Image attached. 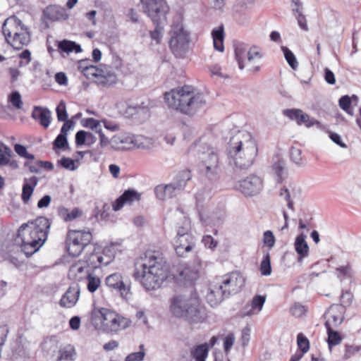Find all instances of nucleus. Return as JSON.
Listing matches in <instances>:
<instances>
[{"instance_id": "1", "label": "nucleus", "mask_w": 361, "mask_h": 361, "mask_svg": "<svg viewBox=\"0 0 361 361\" xmlns=\"http://www.w3.org/2000/svg\"><path fill=\"white\" fill-rule=\"evenodd\" d=\"M255 138L247 131L239 130L228 142V164L235 172L248 169L257 155Z\"/></svg>"}, {"instance_id": "2", "label": "nucleus", "mask_w": 361, "mask_h": 361, "mask_svg": "<svg viewBox=\"0 0 361 361\" xmlns=\"http://www.w3.org/2000/svg\"><path fill=\"white\" fill-rule=\"evenodd\" d=\"M137 264L141 268V283L147 290L159 288L167 279L168 267L161 252L148 250L140 257ZM137 268L135 276L140 275Z\"/></svg>"}, {"instance_id": "3", "label": "nucleus", "mask_w": 361, "mask_h": 361, "mask_svg": "<svg viewBox=\"0 0 361 361\" xmlns=\"http://www.w3.org/2000/svg\"><path fill=\"white\" fill-rule=\"evenodd\" d=\"M169 312L176 318L190 323L203 322L207 317L205 308L202 305L196 293H176L169 299Z\"/></svg>"}, {"instance_id": "4", "label": "nucleus", "mask_w": 361, "mask_h": 361, "mask_svg": "<svg viewBox=\"0 0 361 361\" xmlns=\"http://www.w3.org/2000/svg\"><path fill=\"white\" fill-rule=\"evenodd\" d=\"M164 98L171 107L189 116L202 109L207 104L202 93L188 85L165 93Z\"/></svg>"}, {"instance_id": "5", "label": "nucleus", "mask_w": 361, "mask_h": 361, "mask_svg": "<svg viewBox=\"0 0 361 361\" xmlns=\"http://www.w3.org/2000/svg\"><path fill=\"white\" fill-rule=\"evenodd\" d=\"M51 223L44 216L36 219L30 224H23L18 230L21 240V250L26 256L37 252L46 241Z\"/></svg>"}, {"instance_id": "6", "label": "nucleus", "mask_w": 361, "mask_h": 361, "mask_svg": "<svg viewBox=\"0 0 361 361\" xmlns=\"http://www.w3.org/2000/svg\"><path fill=\"white\" fill-rule=\"evenodd\" d=\"M188 153L197 157L200 161V173L211 180H216L220 173V162L217 150L200 142H195L188 149Z\"/></svg>"}, {"instance_id": "7", "label": "nucleus", "mask_w": 361, "mask_h": 361, "mask_svg": "<svg viewBox=\"0 0 361 361\" xmlns=\"http://www.w3.org/2000/svg\"><path fill=\"white\" fill-rule=\"evenodd\" d=\"M244 283V278L237 272L219 277L209 288L207 295V302L211 306H215L222 302L224 298L238 293Z\"/></svg>"}, {"instance_id": "8", "label": "nucleus", "mask_w": 361, "mask_h": 361, "mask_svg": "<svg viewBox=\"0 0 361 361\" xmlns=\"http://www.w3.org/2000/svg\"><path fill=\"white\" fill-rule=\"evenodd\" d=\"M91 323L97 329L106 332H117L126 329L130 321L106 308L94 309Z\"/></svg>"}, {"instance_id": "9", "label": "nucleus", "mask_w": 361, "mask_h": 361, "mask_svg": "<svg viewBox=\"0 0 361 361\" xmlns=\"http://www.w3.org/2000/svg\"><path fill=\"white\" fill-rule=\"evenodd\" d=\"M3 34L6 40L14 49H20L27 45L30 41L28 29L16 16L8 18L2 26Z\"/></svg>"}, {"instance_id": "10", "label": "nucleus", "mask_w": 361, "mask_h": 361, "mask_svg": "<svg viewBox=\"0 0 361 361\" xmlns=\"http://www.w3.org/2000/svg\"><path fill=\"white\" fill-rule=\"evenodd\" d=\"M111 147L116 151L131 150L135 148L149 149L153 147L152 139L141 135L121 133L111 137Z\"/></svg>"}, {"instance_id": "11", "label": "nucleus", "mask_w": 361, "mask_h": 361, "mask_svg": "<svg viewBox=\"0 0 361 361\" xmlns=\"http://www.w3.org/2000/svg\"><path fill=\"white\" fill-rule=\"evenodd\" d=\"M92 239L90 231L70 230L66 238V249L69 255L78 257Z\"/></svg>"}, {"instance_id": "12", "label": "nucleus", "mask_w": 361, "mask_h": 361, "mask_svg": "<svg viewBox=\"0 0 361 361\" xmlns=\"http://www.w3.org/2000/svg\"><path fill=\"white\" fill-rule=\"evenodd\" d=\"M143 13L158 25L164 18L169 11V6L165 0H140Z\"/></svg>"}, {"instance_id": "13", "label": "nucleus", "mask_w": 361, "mask_h": 361, "mask_svg": "<svg viewBox=\"0 0 361 361\" xmlns=\"http://www.w3.org/2000/svg\"><path fill=\"white\" fill-rule=\"evenodd\" d=\"M189 35L181 27H176L172 31L169 42L170 49L177 57H183L188 50Z\"/></svg>"}, {"instance_id": "14", "label": "nucleus", "mask_w": 361, "mask_h": 361, "mask_svg": "<svg viewBox=\"0 0 361 361\" xmlns=\"http://www.w3.org/2000/svg\"><path fill=\"white\" fill-rule=\"evenodd\" d=\"M235 188L245 196H255L259 194L262 190L263 181L260 177L251 175L236 183Z\"/></svg>"}, {"instance_id": "15", "label": "nucleus", "mask_w": 361, "mask_h": 361, "mask_svg": "<svg viewBox=\"0 0 361 361\" xmlns=\"http://www.w3.org/2000/svg\"><path fill=\"white\" fill-rule=\"evenodd\" d=\"M106 284L111 288L120 293L121 295L128 299L131 295L130 283L125 281L121 274L114 273L106 278Z\"/></svg>"}, {"instance_id": "16", "label": "nucleus", "mask_w": 361, "mask_h": 361, "mask_svg": "<svg viewBox=\"0 0 361 361\" xmlns=\"http://www.w3.org/2000/svg\"><path fill=\"white\" fill-rule=\"evenodd\" d=\"M345 309L344 306L332 305L325 312L326 328H336L344 319Z\"/></svg>"}, {"instance_id": "17", "label": "nucleus", "mask_w": 361, "mask_h": 361, "mask_svg": "<svg viewBox=\"0 0 361 361\" xmlns=\"http://www.w3.org/2000/svg\"><path fill=\"white\" fill-rule=\"evenodd\" d=\"M199 277V270L195 264H182L177 270V279L186 284H192Z\"/></svg>"}, {"instance_id": "18", "label": "nucleus", "mask_w": 361, "mask_h": 361, "mask_svg": "<svg viewBox=\"0 0 361 361\" xmlns=\"http://www.w3.org/2000/svg\"><path fill=\"white\" fill-rule=\"evenodd\" d=\"M113 259V255H107L105 250L103 252H94L85 257L83 261L90 269L99 268L102 266L108 265Z\"/></svg>"}, {"instance_id": "19", "label": "nucleus", "mask_w": 361, "mask_h": 361, "mask_svg": "<svg viewBox=\"0 0 361 361\" xmlns=\"http://www.w3.org/2000/svg\"><path fill=\"white\" fill-rule=\"evenodd\" d=\"M195 245V239L191 234L181 235L176 237L174 242V247L176 254L180 257L190 252Z\"/></svg>"}, {"instance_id": "20", "label": "nucleus", "mask_w": 361, "mask_h": 361, "mask_svg": "<svg viewBox=\"0 0 361 361\" xmlns=\"http://www.w3.org/2000/svg\"><path fill=\"white\" fill-rule=\"evenodd\" d=\"M262 57L263 54L259 47L252 46L248 49L247 53V62L250 72L256 73L260 71Z\"/></svg>"}, {"instance_id": "21", "label": "nucleus", "mask_w": 361, "mask_h": 361, "mask_svg": "<svg viewBox=\"0 0 361 361\" xmlns=\"http://www.w3.org/2000/svg\"><path fill=\"white\" fill-rule=\"evenodd\" d=\"M306 238V235L302 233L296 236L294 241V249L298 254L297 261L299 263H302L309 256L310 248Z\"/></svg>"}, {"instance_id": "22", "label": "nucleus", "mask_w": 361, "mask_h": 361, "mask_svg": "<svg viewBox=\"0 0 361 361\" xmlns=\"http://www.w3.org/2000/svg\"><path fill=\"white\" fill-rule=\"evenodd\" d=\"M79 295L80 289L78 285H72L62 296L59 304L63 307L71 308L76 304L78 300Z\"/></svg>"}, {"instance_id": "23", "label": "nucleus", "mask_w": 361, "mask_h": 361, "mask_svg": "<svg viewBox=\"0 0 361 361\" xmlns=\"http://www.w3.org/2000/svg\"><path fill=\"white\" fill-rule=\"evenodd\" d=\"M266 301V296L262 295H255L250 305H245L243 310L242 314L245 316H252L259 314L263 308Z\"/></svg>"}, {"instance_id": "24", "label": "nucleus", "mask_w": 361, "mask_h": 361, "mask_svg": "<svg viewBox=\"0 0 361 361\" xmlns=\"http://www.w3.org/2000/svg\"><path fill=\"white\" fill-rule=\"evenodd\" d=\"M140 195L135 190L129 189L126 190L113 204L114 211L120 210L125 204H132L135 201H139Z\"/></svg>"}, {"instance_id": "25", "label": "nucleus", "mask_w": 361, "mask_h": 361, "mask_svg": "<svg viewBox=\"0 0 361 361\" xmlns=\"http://www.w3.org/2000/svg\"><path fill=\"white\" fill-rule=\"evenodd\" d=\"M57 50L63 57H66L69 55L71 52L76 54L82 51V48L80 44L75 42L63 39L62 41H57Z\"/></svg>"}, {"instance_id": "26", "label": "nucleus", "mask_w": 361, "mask_h": 361, "mask_svg": "<svg viewBox=\"0 0 361 361\" xmlns=\"http://www.w3.org/2000/svg\"><path fill=\"white\" fill-rule=\"evenodd\" d=\"M90 269L87 267L84 262H78L71 266L68 271V276L71 279L80 281L90 274Z\"/></svg>"}, {"instance_id": "27", "label": "nucleus", "mask_w": 361, "mask_h": 361, "mask_svg": "<svg viewBox=\"0 0 361 361\" xmlns=\"http://www.w3.org/2000/svg\"><path fill=\"white\" fill-rule=\"evenodd\" d=\"M11 149L6 145L0 143V166H8L11 169H17L19 167L16 160L11 159Z\"/></svg>"}, {"instance_id": "28", "label": "nucleus", "mask_w": 361, "mask_h": 361, "mask_svg": "<svg viewBox=\"0 0 361 361\" xmlns=\"http://www.w3.org/2000/svg\"><path fill=\"white\" fill-rule=\"evenodd\" d=\"M38 183V178L32 176L30 178H25L22 188L21 199L25 204L28 203L34 192L35 188Z\"/></svg>"}, {"instance_id": "29", "label": "nucleus", "mask_w": 361, "mask_h": 361, "mask_svg": "<svg viewBox=\"0 0 361 361\" xmlns=\"http://www.w3.org/2000/svg\"><path fill=\"white\" fill-rule=\"evenodd\" d=\"M32 118L39 121L44 128H48L51 123V113L47 109L41 106H35L32 114Z\"/></svg>"}, {"instance_id": "30", "label": "nucleus", "mask_w": 361, "mask_h": 361, "mask_svg": "<svg viewBox=\"0 0 361 361\" xmlns=\"http://www.w3.org/2000/svg\"><path fill=\"white\" fill-rule=\"evenodd\" d=\"M179 192L180 191L173 183L165 186L159 185L155 188L156 195L157 198L161 200L171 198L177 195Z\"/></svg>"}, {"instance_id": "31", "label": "nucleus", "mask_w": 361, "mask_h": 361, "mask_svg": "<svg viewBox=\"0 0 361 361\" xmlns=\"http://www.w3.org/2000/svg\"><path fill=\"white\" fill-rule=\"evenodd\" d=\"M209 346L207 343L198 345L190 350V355L196 361H205L208 356Z\"/></svg>"}, {"instance_id": "32", "label": "nucleus", "mask_w": 361, "mask_h": 361, "mask_svg": "<svg viewBox=\"0 0 361 361\" xmlns=\"http://www.w3.org/2000/svg\"><path fill=\"white\" fill-rule=\"evenodd\" d=\"M214 47L216 50L219 51H223L224 49V26L221 25L212 30V32Z\"/></svg>"}, {"instance_id": "33", "label": "nucleus", "mask_w": 361, "mask_h": 361, "mask_svg": "<svg viewBox=\"0 0 361 361\" xmlns=\"http://www.w3.org/2000/svg\"><path fill=\"white\" fill-rule=\"evenodd\" d=\"M296 195L297 191L295 188L289 189L284 186L280 189L279 196L287 202V207L292 211L295 210L293 199Z\"/></svg>"}, {"instance_id": "34", "label": "nucleus", "mask_w": 361, "mask_h": 361, "mask_svg": "<svg viewBox=\"0 0 361 361\" xmlns=\"http://www.w3.org/2000/svg\"><path fill=\"white\" fill-rule=\"evenodd\" d=\"M75 355L74 347L68 345L59 350L57 361H74Z\"/></svg>"}, {"instance_id": "35", "label": "nucleus", "mask_w": 361, "mask_h": 361, "mask_svg": "<svg viewBox=\"0 0 361 361\" xmlns=\"http://www.w3.org/2000/svg\"><path fill=\"white\" fill-rule=\"evenodd\" d=\"M304 124L306 127L310 128L312 126H316L319 129L325 130L326 127L321 123L319 121L316 120L314 118L310 117L307 114L303 113L302 115L300 117V121L298 125Z\"/></svg>"}, {"instance_id": "36", "label": "nucleus", "mask_w": 361, "mask_h": 361, "mask_svg": "<svg viewBox=\"0 0 361 361\" xmlns=\"http://www.w3.org/2000/svg\"><path fill=\"white\" fill-rule=\"evenodd\" d=\"M191 179L190 171L184 170L180 171L176 176V180L173 183L178 190L180 192L185 187L187 182Z\"/></svg>"}, {"instance_id": "37", "label": "nucleus", "mask_w": 361, "mask_h": 361, "mask_svg": "<svg viewBox=\"0 0 361 361\" xmlns=\"http://www.w3.org/2000/svg\"><path fill=\"white\" fill-rule=\"evenodd\" d=\"M272 170L277 176V181L281 182L286 172V162L283 159H277L273 164Z\"/></svg>"}, {"instance_id": "38", "label": "nucleus", "mask_w": 361, "mask_h": 361, "mask_svg": "<svg viewBox=\"0 0 361 361\" xmlns=\"http://www.w3.org/2000/svg\"><path fill=\"white\" fill-rule=\"evenodd\" d=\"M247 51L248 50H247V49L243 44H239L235 47V56L238 63V67L241 70L245 67L244 59L247 57Z\"/></svg>"}, {"instance_id": "39", "label": "nucleus", "mask_w": 361, "mask_h": 361, "mask_svg": "<svg viewBox=\"0 0 361 361\" xmlns=\"http://www.w3.org/2000/svg\"><path fill=\"white\" fill-rule=\"evenodd\" d=\"M327 333H328V344L329 347L331 349L332 346L338 345L342 338L339 333L336 331L334 330V328H326Z\"/></svg>"}, {"instance_id": "40", "label": "nucleus", "mask_w": 361, "mask_h": 361, "mask_svg": "<svg viewBox=\"0 0 361 361\" xmlns=\"http://www.w3.org/2000/svg\"><path fill=\"white\" fill-rule=\"evenodd\" d=\"M44 16L53 21L58 20L62 16L59 8L55 6H48L44 11Z\"/></svg>"}, {"instance_id": "41", "label": "nucleus", "mask_w": 361, "mask_h": 361, "mask_svg": "<svg viewBox=\"0 0 361 361\" xmlns=\"http://www.w3.org/2000/svg\"><path fill=\"white\" fill-rule=\"evenodd\" d=\"M290 156L291 160L298 166H304L306 164L305 159L302 157V150L293 147L290 149Z\"/></svg>"}, {"instance_id": "42", "label": "nucleus", "mask_w": 361, "mask_h": 361, "mask_svg": "<svg viewBox=\"0 0 361 361\" xmlns=\"http://www.w3.org/2000/svg\"><path fill=\"white\" fill-rule=\"evenodd\" d=\"M281 50L283 52L284 57L289 66L294 70L298 66L297 59L293 53L286 47L282 46Z\"/></svg>"}, {"instance_id": "43", "label": "nucleus", "mask_w": 361, "mask_h": 361, "mask_svg": "<svg viewBox=\"0 0 361 361\" xmlns=\"http://www.w3.org/2000/svg\"><path fill=\"white\" fill-rule=\"evenodd\" d=\"M145 349L143 344L139 346V351L130 353L125 358V361H142L145 357Z\"/></svg>"}, {"instance_id": "44", "label": "nucleus", "mask_w": 361, "mask_h": 361, "mask_svg": "<svg viewBox=\"0 0 361 361\" xmlns=\"http://www.w3.org/2000/svg\"><path fill=\"white\" fill-rule=\"evenodd\" d=\"M81 123L84 127L90 128L94 130L96 133H99L101 131V130H102L100 121L93 118H84L82 120Z\"/></svg>"}, {"instance_id": "45", "label": "nucleus", "mask_w": 361, "mask_h": 361, "mask_svg": "<svg viewBox=\"0 0 361 361\" xmlns=\"http://www.w3.org/2000/svg\"><path fill=\"white\" fill-rule=\"evenodd\" d=\"M84 74L87 76H92L95 78H101V75H104L103 69L97 68L94 66H87L82 68Z\"/></svg>"}, {"instance_id": "46", "label": "nucleus", "mask_w": 361, "mask_h": 361, "mask_svg": "<svg viewBox=\"0 0 361 361\" xmlns=\"http://www.w3.org/2000/svg\"><path fill=\"white\" fill-rule=\"evenodd\" d=\"M260 271L262 275L269 276L271 273V259L269 254H267L260 264Z\"/></svg>"}, {"instance_id": "47", "label": "nucleus", "mask_w": 361, "mask_h": 361, "mask_svg": "<svg viewBox=\"0 0 361 361\" xmlns=\"http://www.w3.org/2000/svg\"><path fill=\"white\" fill-rule=\"evenodd\" d=\"M87 280V287L90 292L94 293L99 286L101 281L99 278L92 276L90 274L86 277Z\"/></svg>"}, {"instance_id": "48", "label": "nucleus", "mask_w": 361, "mask_h": 361, "mask_svg": "<svg viewBox=\"0 0 361 361\" xmlns=\"http://www.w3.org/2000/svg\"><path fill=\"white\" fill-rule=\"evenodd\" d=\"M338 104L340 107L349 115H353V112L350 108L351 99L348 95H345L339 99Z\"/></svg>"}, {"instance_id": "49", "label": "nucleus", "mask_w": 361, "mask_h": 361, "mask_svg": "<svg viewBox=\"0 0 361 361\" xmlns=\"http://www.w3.org/2000/svg\"><path fill=\"white\" fill-rule=\"evenodd\" d=\"M297 343L299 349L302 353H305L308 351L310 348V342L302 333L298 334Z\"/></svg>"}, {"instance_id": "50", "label": "nucleus", "mask_w": 361, "mask_h": 361, "mask_svg": "<svg viewBox=\"0 0 361 361\" xmlns=\"http://www.w3.org/2000/svg\"><path fill=\"white\" fill-rule=\"evenodd\" d=\"M57 119L59 121H67L68 114L66 111V104L63 101H61L56 109Z\"/></svg>"}, {"instance_id": "51", "label": "nucleus", "mask_w": 361, "mask_h": 361, "mask_svg": "<svg viewBox=\"0 0 361 361\" xmlns=\"http://www.w3.org/2000/svg\"><path fill=\"white\" fill-rule=\"evenodd\" d=\"M303 113L304 112L299 109H286L283 111V115L291 120H295L298 124L300 121V117L303 114Z\"/></svg>"}, {"instance_id": "52", "label": "nucleus", "mask_w": 361, "mask_h": 361, "mask_svg": "<svg viewBox=\"0 0 361 361\" xmlns=\"http://www.w3.org/2000/svg\"><path fill=\"white\" fill-rule=\"evenodd\" d=\"M276 239L274 233L271 231H267L263 233V243L269 249L274 247Z\"/></svg>"}, {"instance_id": "53", "label": "nucleus", "mask_w": 361, "mask_h": 361, "mask_svg": "<svg viewBox=\"0 0 361 361\" xmlns=\"http://www.w3.org/2000/svg\"><path fill=\"white\" fill-rule=\"evenodd\" d=\"M42 348L44 351L47 353H51L54 352L57 348V345L56 341L53 339H45L44 342L42 343Z\"/></svg>"}, {"instance_id": "54", "label": "nucleus", "mask_w": 361, "mask_h": 361, "mask_svg": "<svg viewBox=\"0 0 361 361\" xmlns=\"http://www.w3.org/2000/svg\"><path fill=\"white\" fill-rule=\"evenodd\" d=\"M9 100L16 109H20L22 108L23 102L21 99L20 94L18 91L13 92L9 97Z\"/></svg>"}, {"instance_id": "55", "label": "nucleus", "mask_w": 361, "mask_h": 361, "mask_svg": "<svg viewBox=\"0 0 361 361\" xmlns=\"http://www.w3.org/2000/svg\"><path fill=\"white\" fill-rule=\"evenodd\" d=\"M306 311L305 307L299 303H295L290 308L291 314L295 317H300L305 315Z\"/></svg>"}, {"instance_id": "56", "label": "nucleus", "mask_w": 361, "mask_h": 361, "mask_svg": "<svg viewBox=\"0 0 361 361\" xmlns=\"http://www.w3.org/2000/svg\"><path fill=\"white\" fill-rule=\"evenodd\" d=\"M102 72L104 75H101V78H103L104 80H101L102 82L114 83L116 82V76L114 72L107 70L106 68L103 69Z\"/></svg>"}, {"instance_id": "57", "label": "nucleus", "mask_w": 361, "mask_h": 361, "mask_svg": "<svg viewBox=\"0 0 361 361\" xmlns=\"http://www.w3.org/2000/svg\"><path fill=\"white\" fill-rule=\"evenodd\" d=\"M235 342V336L231 334L226 336L224 341V349L226 355H228L233 347Z\"/></svg>"}, {"instance_id": "58", "label": "nucleus", "mask_w": 361, "mask_h": 361, "mask_svg": "<svg viewBox=\"0 0 361 361\" xmlns=\"http://www.w3.org/2000/svg\"><path fill=\"white\" fill-rule=\"evenodd\" d=\"M55 147L59 149H63L68 146L67 137L65 135L59 134L54 142Z\"/></svg>"}, {"instance_id": "59", "label": "nucleus", "mask_w": 361, "mask_h": 361, "mask_svg": "<svg viewBox=\"0 0 361 361\" xmlns=\"http://www.w3.org/2000/svg\"><path fill=\"white\" fill-rule=\"evenodd\" d=\"M353 295L350 291H345L341 296V304L340 305L344 306L345 308L347 306H350L353 302Z\"/></svg>"}, {"instance_id": "60", "label": "nucleus", "mask_w": 361, "mask_h": 361, "mask_svg": "<svg viewBox=\"0 0 361 361\" xmlns=\"http://www.w3.org/2000/svg\"><path fill=\"white\" fill-rule=\"evenodd\" d=\"M202 242L206 247L212 250L214 249L218 245V242L215 240L210 235H206L203 236Z\"/></svg>"}, {"instance_id": "61", "label": "nucleus", "mask_w": 361, "mask_h": 361, "mask_svg": "<svg viewBox=\"0 0 361 361\" xmlns=\"http://www.w3.org/2000/svg\"><path fill=\"white\" fill-rule=\"evenodd\" d=\"M60 164L65 169L73 171L76 169L75 161L71 158L62 157L59 161Z\"/></svg>"}, {"instance_id": "62", "label": "nucleus", "mask_w": 361, "mask_h": 361, "mask_svg": "<svg viewBox=\"0 0 361 361\" xmlns=\"http://www.w3.org/2000/svg\"><path fill=\"white\" fill-rule=\"evenodd\" d=\"M87 133L84 130H79L75 135V143L78 146L86 145Z\"/></svg>"}, {"instance_id": "63", "label": "nucleus", "mask_w": 361, "mask_h": 361, "mask_svg": "<svg viewBox=\"0 0 361 361\" xmlns=\"http://www.w3.org/2000/svg\"><path fill=\"white\" fill-rule=\"evenodd\" d=\"M250 329L249 327H245L242 331L241 334V343L243 348H245L250 341Z\"/></svg>"}, {"instance_id": "64", "label": "nucleus", "mask_w": 361, "mask_h": 361, "mask_svg": "<svg viewBox=\"0 0 361 361\" xmlns=\"http://www.w3.org/2000/svg\"><path fill=\"white\" fill-rule=\"evenodd\" d=\"M291 7L294 16L302 13V4L300 0H292Z\"/></svg>"}]
</instances>
